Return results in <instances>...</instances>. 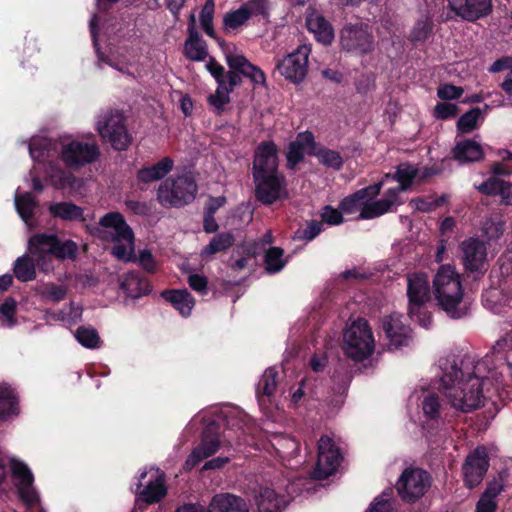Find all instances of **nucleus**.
<instances>
[{
  "label": "nucleus",
  "mask_w": 512,
  "mask_h": 512,
  "mask_svg": "<svg viewBox=\"0 0 512 512\" xmlns=\"http://www.w3.org/2000/svg\"><path fill=\"white\" fill-rule=\"evenodd\" d=\"M441 388L451 406L467 413L482 405L484 377L470 357H464L460 365L454 357L440 360Z\"/></svg>",
  "instance_id": "obj_1"
},
{
  "label": "nucleus",
  "mask_w": 512,
  "mask_h": 512,
  "mask_svg": "<svg viewBox=\"0 0 512 512\" xmlns=\"http://www.w3.org/2000/svg\"><path fill=\"white\" fill-rule=\"evenodd\" d=\"M225 59L229 67L226 73L227 82L217 83L215 93L207 98V103L214 108L216 115H221L225 111V106L231 101L230 93L242 84V77L248 78L253 84L266 86V75L263 70L244 55L228 53Z\"/></svg>",
  "instance_id": "obj_2"
},
{
  "label": "nucleus",
  "mask_w": 512,
  "mask_h": 512,
  "mask_svg": "<svg viewBox=\"0 0 512 512\" xmlns=\"http://www.w3.org/2000/svg\"><path fill=\"white\" fill-rule=\"evenodd\" d=\"M433 293L437 306L452 319H461L468 314V303L459 274L454 267L442 265L433 279Z\"/></svg>",
  "instance_id": "obj_3"
},
{
  "label": "nucleus",
  "mask_w": 512,
  "mask_h": 512,
  "mask_svg": "<svg viewBox=\"0 0 512 512\" xmlns=\"http://www.w3.org/2000/svg\"><path fill=\"white\" fill-rule=\"evenodd\" d=\"M198 185L189 174L167 177L157 188L156 199L164 208H181L192 203L197 195Z\"/></svg>",
  "instance_id": "obj_4"
},
{
  "label": "nucleus",
  "mask_w": 512,
  "mask_h": 512,
  "mask_svg": "<svg viewBox=\"0 0 512 512\" xmlns=\"http://www.w3.org/2000/svg\"><path fill=\"white\" fill-rule=\"evenodd\" d=\"M343 341L346 356L356 362L364 361L374 352L373 333L368 321L364 318H358L345 329Z\"/></svg>",
  "instance_id": "obj_5"
},
{
  "label": "nucleus",
  "mask_w": 512,
  "mask_h": 512,
  "mask_svg": "<svg viewBox=\"0 0 512 512\" xmlns=\"http://www.w3.org/2000/svg\"><path fill=\"white\" fill-rule=\"evenodd\" d=\"M99 225L104 228L113 229L111 234L112 241L115 244L112 248V255L118 260L125 262L136 261L134 253V233L127 224L124 216L119 212H108L100 218Z\"/></svg>",
  "instance_id": "obj_6"
},
{
  "label": "nucleus",
  "mask_w": 512,
  "mask_h": 512,
  "mask_svg": "<svg viewBox=\"0 0 512 512\" xmlns=\"http://www.w3.org/2000/svg\"><path fill=\"white\" fill-rule=\"evenodd\" d=\"M408 316L424 328L431 324L432 317L426 304L430 300V284L424 273H415L408 277Z\"/></svg>",
  "instance_id": "obj_7"
},
{
  "label": "nucleus",
  "mask_w": 512,
  "mask_h": 512,
  "mask_svg": "<svg viewBox=\"0 0 512 512\" xmlns=\"http://www.w3.org/2000/svg\"><path fill=\"white\" fill-rule=\"evenodd\" d=\"M96 131L116 151H125L132 143L133 138L128 132L126 118L120 110L111 109L101 114Z\"/></svg>",
  "instance_id": "obj_8"
},
{
  "label": "nucleus",
  "mask_w": 512,
  "mask_h": 512,
  "mask_svg": "<svg viewBox=\"0 0 512 512\" xmlns=\"http://www.w3.org/2000/svg\"><path fill=\"white\" fill-rule=\"evenodd\" d=\"M430 486L431 476L427 471L408 467L403 470L395 488L404 502L414 503L425 495Z\"/></svg>",
  "instance_id": "obj_9"
},
{
  "label": "nucleus",
  "mask_w": 512,
  "mask_h": 512,
  "mask_svg": "<svg viewBox=\"0 0 512 512\" xmlns=\"http://www.w3.org/2000/svg\"><path fill=\"white\" fill-rule=\"evenodd\" d=\"M340 45L344 51L356 56H364L374 50L375 41L368 25L347 24L340 32Z\"/></svg>",
  "instance_id": "obj_10"
},
{
  "label": "nucleus",
  "mask_w": 512,
  "mask_h": 512,
  "mask_svg": "<svg viewBox=\"0 0 512 512\" xmlns=\"http://www.w3.org/2000/svg\"><path fill=\"white\" fill-rule=\"evenodd\" d=\"M175 512H249L245 499L231 493H220L212 497L209 507L196 502L178 506Z\"/></svg>",
  "instance_id": "obj_11"
},
{
  "label": "nucleus",
  "mask_w": 512,
  "mask_h": 512,
  "mask_svg": "<svg viewBox=\"0 0 512 512\" xmlns=\"http://www.w3.org/2000/svg\"><path fill=\"white\" fill-rule=\"evenodd\" d=\"M60 156L66 167L76 170L96 161L100 156V149L95 141L72 140L62 145Z\"/></svg>",
  "instance_id": "obj_12"
},
{
  "label": "nucleus",
  "mask_w": 512,
  "mask_h": 512,
  "mask_svg": "<svg viewBox=\"0 0 512 512\" xmlns=\"http://www.w3.org/2000/svg\"><path fill=\"white\" fill-rule=\"evenodd\" d=\"M343 457L333 439L327 435L321 436L318 441V457L312 477L316 480H325L340 466Z\"/></svg>",
  "instance_id": "obj_13"
},
{
  "label": "nucleus",
  "mask_w": 512,
  "mask_h": 512,
  "mask_svg": "<svg viewBox=\"0 0 512 512\" xmlns=\"http://www.w3.org/2000/svg\"><path fill=\"white\" fill-rule=\"evenodd\" d=\"M9 469L16 487L19 498L28 507H33L40 501L37 491L33 487L34 476L30 468L23 461L12 457L9 458Z\"/></svg>",
  "instance_id": "obj_14"
},
{
  "label": "nucleus",
  "mask_w": 512,
  "mask_h": 512,
  "mask_svg": "<svg viewBox=\"0 0 512 512\" xmlns=\"http://www.w3.org/2000/svg\"><path fill=\"white\" fill-rule=\"evenodd\" d=\"M310 49L306 45L299 46L295 51L286 55L276 64V69L286 80L301 83L308 72V57Z\"/></svg>",
  "instance_id": "obj_15"
},
{
  "label": "nucleus",
  "mask_w": 512,
  "mask_h": 512,
  "mask_svg": "<svg viewBox=\"0 0 512 512\" xmlns=\"http://www.w3.org/2000/svg\"><path fill=\"white\" fill-rule=\"evenodd\" d=\"M490 459L486 447L478 446L470 452L462 466L464 484L468 489H474L484 479Z\"/></svg>",
  "instance_id": "obj_16"
},
{
  "label": "nucleus",
  "mask_w": 512,
  "mask_h": 512,
  "mask_svg": "<svg viewBox=\"0 0 512 512\" xmlns=\"http://www.w3.org/2000/svg\"><path fill=\"white\" fill-rule=\"evenodd\" d=\"M255 183V197L264 205H272L286 194V181L283 175L278 172L255 174L253 175Z\"/></svg>",
  "instance_id": "obj_17"
},
{
  "label": "nucleus",
  "mask_w": 512,
  "mask_h": 512,
  "mask_svg": "<svg viewBox=\"0 0 512 512\" xmlns=\"http://www.w3.org/2000/svg\"><path fill=\"white\" fill-rule=\"evenodd\" d=\"M403 319V315L398 313H392L382 319L381 327L389 341V350H396L409 345L412 338V329L404 323Z\"/></svg>",
  "instance_id": "obj_18"
},
{
  "label": "nucleus",
  "mask_w": 512,
  "mask_h": 512,
  "mask_svg": "<svg viewBox=\"0 0 512 512\" xmlns=\"http://www.w3.org/2000/svg\"><path fill=\"white\" fill-rule=\"evenodd\" d=\"M460 250L465 270L483 274L487 257L485 242L479 238L470 237L460 244Z\"/></svg>",
  "instance_id": "obj_19"
},
{
  "label": "nucleus",
  "mask_w": 512,
  "mask_h": 512,
  "mask_svg": "<svg viewBox=\"0 0 512 512\" xmlns=\"http://www.w3.org/2000/svg\"><path fill=\"white\" fill-rule=\"evenodd\" d=\"M449 8L468 22H475L492 12V0H447Z\"/></svg>",
  "instance_id": "obj_20"
},
{
  "label": "nucleus",
  "mask_w": 512,
  "mask_h": 512,
  "mask_svg": "<svg viewBox=\"0 0 512 512\" xmlns=\"http://www.w3.org/2000/svg\"><path fill=\"white\" fill-rule=\"evenodd\" d=\"M173 168L174 160L171 157H163L152 165L141 167L135 175L138 189L146 191L151 183L165 180Z\"/></svg>",
  "instance_id": "obj_21"
},
{
  "label": "nucleus",
  "mask_w": 512,
  "mask_h": 512,
  "mask_svg": "<svg viewBox=\"0 0 512 512\" xmlns=\"http://www.w3.org/2000/svg\"><path fill=\"white\" fill-rule=\"evenodd\" d=\"M317 148L315 136L311 131L299 132L295 140L291 141L286 151V167L289 170H295L303 162L305 153L310 155L311 151Z\"/></svg>",
  "instance_id": "obj_22"
},
{
  "label": "nucleus",
  "mask_w": 512,
  "mask_h": 512,
  "mask_svg": "<svg viewBox=\"0 0 512 512\" xmlns=\"http://www.w3.org/2000/svg\"><path fill=\"white\" fill-rule=\"evenodd\" d=\"M217 425L212 422L204 430L200 444L193 449L186 460V465L195 467L204 459L215 454L220 447Z\"/></svg>",
  "instance_id": "obj_23"
},
{
  "label": "nucleus",
  "mask_w": 512,
  "mask_h": 512,
  "mask_svg": "<svg viewBox=\"0 0 512 512\" xmlns=\"http://www.w3.org/2000/svg\"><path fill=\"white\" fill-rule=\"evenodd\" d=\"M278 172V147L273 141H262L255 149L252 174Z\"/></svg>",
  "instance_id": "obj_24"
},
{
  "label": "nucleus",
  "mask_w": 512,
  "mask_h": 512,
  "mask_svg": "<svg viewBox=\"0 0 512 512\" xmlns=\"http://www.w3.org/2000/svg\"><path fill=\"white\" fill-rule=\"evenodd\" d=\"M56 234L36 233L29 238L28 250L38 266L43 267L51 256L57 240Z\"/></svg>",
  "instance_id": "obj_25"
},
{
  "label": "nucleus",
  "mask_w": 512,
  "mask_h": 512,
  "mask_svg": "<svg viewBox=\"0 0 512 512\" xmlns=\"http://www.w3.org/2000/svg\"><path fill=\"white\" fill-rule=\"evenodd\" d=\"M195 15L191 14L188 23V37L184 44V55L192 61H203L207 57V48L196 29Z\"/></svg>",
  "instance_id": "obj_26"
},
{
  "label": "nucleus",
  "mask_w": 512,
  "mask_h": 512,
  "mask_svg": "<svg viewBox=\"0 0 512 512\" xmlns=\"http://www.w3.org/2000/svg\"><path fill=\"white\" fill-rule=\"evenodd\" d=\"M255 501L259 512H280L288 504V499L284 494L264 486L259 487Z\"/></svg>",
  "instance_id": "obj_27"
},
{
  "label": "nucleus",
  "mask_w": 512,
  "mask_h": 512,
  "mask_svg": "<svg viewBox=\"0 0 512 512\" xmlns=\"http://www.w3.org/2000/svg\"><path fill=\"white\" fill-rule=\"evenodd\" d=\"M478 191L487 196H500V204L512 206V183L499 179L497 177H489L478 187Z\"/></svg>",
  "instance_id": "obj_28"
},
{
  "label": "nucleus",
  "mask_w": 512,
  "mask_h": 512,
  "mask_svg": "<svg viewBox=\"0 0 512 512\" xmlns=\"http://www.w3.org/2000/svg\"><path fill=\"white\" fill-rule=\"evenodd\" d=\"M306 26L309 32L314 34L315 39L329 45L334 39V29L331 23L321 14L314 12L306 17Z\"/></svg>",
  "instance_id": "obj_29"
},
{
  "label": "nucleus",
  "mask_w": 512,
  "mask_h": 512,
  "mask_svg": "<svg viewBox=\"0 0 512 512\" xmlns=\"http://www.w3.org/2000/svg\"><path fill=\"white\" fill-rule=\"evenodd\" d=\"M161 296L183 317H188L195 306V299L187 289L164 290Z\"/></svg>",
  "instance_id": "obj_30"
},
{
  "label": "nucleus",
  "mask_w": 512,
  "mask_h": 512,
  "mask_svg": "<svg viewBox=\"0 0 512 512\" xmlns=\"http://www.w3.org/2000/svg\"><path fill=\"white\" fill-rule=\"evenodd\" d=\"M121 289L127 297L137 299L151 291L149 281L137 271L128 272L121 282Z\"/></svg>",
  "instance_id": "obj_31"
},
{
  "label": "nucleus",
  "mask_w": 512,
  "mask_h": 512,
  "mask_svg": "<svg viewBox=\"0 0 512 512\" xmlns=\"http://www.w3.org/2000/svg\"><path fill=\"white\" fill-rule=\"evenodd\" d=\"M452 155L460 163H471L481 161L484 158V151L479 143L466 139L457 142L452 149Z\"/></svg>",
  "instance_id": "obj_32"
},
{
  "label": "nucleus",
  "mask_w": 512,
  "mask_h": 512,
  "mask_svg": "<svg viewBox=\"0 0 512 512\" xmlns=\"http://www.w3.org/2000/svg\"><path fill=\"white\" fill-rule=\"evenodd\" d=\"M20 413L19 398L13 388L0 385V421H6Z\"/></svg>",
  "instance_id": "obj_33"
},
{
  "label": "nucleus",
  "mask_w": 512,
  "mask_h": 512,
  "mask_svg": "<svg viewBox=\"0 0 512 512\" xmlns=\"http://www.w3.org/2000/svg\"><path fill=\"white\" fill-rule=\"evenodd\" d=\"M49 213L54 218H59L64 221H79L84 222V210L73 202H58L49 206Z\"/></svg>",
  "instance_id": "obj_34"
},
{
  "label": "nucleus",
  "mask_w": 512,
  "mask_h": 512,
  "mask_svg": "<svg viewBox=\"0 0 512 512\" xmlns=\"http://www.w3.org/2000/svg\"><path fill=\"white\" fill-rule=\"evenodd\" d=\"M290 256L284 258V249L280 247H269L264 253V268L268 274H276L284 269Z\"/></svg>",
  "instance_id": "obj_35"
},
{
  "label": "nucleus",
  "mask_w": 512,
  "mask_h": 512,
  "mask_svg": "<svg viewBox=\"0 0 512 512\" xmlns=\"http://www.w3.org/2000/svg\"><path fill=\"white\" fill-rule=\"evenodd\" d=\"M234 242L235 238L232 233H218L210 240L209 244L202 249L201 256L209 257L220 252H225L234 245Z\"/></svg>",
  "instance_id": "obj_36"
},
{
  "label": "nucleus",
  "mask_w": 512,
  "mask_h": 512,
  "mask_svg": "<svg viewBox=\"0 0 512 512\" xmlns=\"http://www.w3.org/2000/svg\"><path fill=\"white\" fill-rule=\"evenodd\" d=\"M167 494V488L161 477L150 480L140 492V499L146 504H153L161 501Z\"/></svg>",
  "instance_id": "obj_37"
},
{
  "label": "nucleus",
  "mask_w": 512,
  "mask_h": 512,
  "mask_svg": "<svg viewBox=\"0 0 512 512\" xmlns=\"http://www.w3.org/2000/svg\"><path fill=\"white\" fill-rule=\"evenodd\" d=\"M13 271L15 277L21 282H29L36 278L34 260L27 255L16 259Z\"/></svg>",
  "instance_id": "obj_38"
},
{
  "label": "nucleus",
  "mask_w": 512,
  "mask_h": 512,
  "mask_svg": "<svg viewBox=\"0 0 512 512\" xmlns=\"http://www.w3.org/2000/svg\"><path fill=\"white\" fill-rule=\"evenodd\" d=\"M310 156H315L319 162L327 167L339 171L343 167V158L338 151L329 148H315L310 152Z\"/></svg>",
  "instance_id": "obj_39"
},
{
  "label": "nucleus",
  "mask_w": 512,
  "mask_h": 512,
  "mask_svg": "<svg viewBox=\"0 0 512 512\" xmlns=\"http://www.w3.org/2000/svg\"><path fill=\"white\" fill-rule=\"evenodd\" d=\"M78 250V244L75 241L71 239L61 241L60 238L57 237L51 256L60 261L67 259L75 261L78 257Z\"/></svg>",
  "instance_id": "obj_40"
},
{
  "label": "nucleus",
  "mask_w": 512,
  "mask_h": 512,
  "mask_svg": "<svg viewBox=\"0 0 512 512\" xmlns=\"http://www.w3.org/2000/svg\"><path fill=\"white\" fill-rule=\"evenodd\" d=\"M278 371L274 367H269L265 370L256 388V395L260 398L262 396H272L277 388Z\"/></svg>",
  "instance_id": "obj_41"
},
{
  "label": "nucleus",
  "mask_w": 512,
  "mask_h": 512,
  "mask_svg": "<svg viewBox=\"0 0 512 512\" xmlns=\"http://www.w3.org/2000/svg\"><path fill=\"white\" fill-rule=\"evenodd\" d=\"M418 170L409 164H400L394 174H386L385 178H392L400 185V189L407 190L413 183Z\"/></svg>",
  "instance_id": "obj_42"
},
{
  "label": "nucleus",
  "mask_w": 512,
  "mask_h": 512,
  "mask_svg": "<svg viewBox=\"0 0 512 512\" xmlns=\"http://www.w3.org/2000/svg\"><path fill=\"white\" fill-rule=\"evenodd\" d=\"M16 210L20 217L28 222L34 216V209L37 207V201L31 193L25 192L15 197Z\"/></svg>",
  "instance_id": "obj_43"
},
{
  "label": "nucleus",
  "mask_w": 512,
  "mask_h": 512,
  "mask_svg": "<svg viewBox=\"0 0 512 512\" xmlns=\"http://www.w3.org/2000/svg\"><path fill=\"white\" fill-rule=\"evenodd\" d=\"M324 230V225L319 220L306 221L305 227L298 228L293 235V240L311 242Z\"/></svg>",
  "instance_id": "obj_44"
},
{
  "label": "nucleus",
  "mask_w": 512,
  "mask_h": 512,
  "mask_svg": "<svg viewBox=\"0 0 512 512\" xmlns=\"http://www.w3.org/2000/svg\"><path fill=\"white\" fill-rule=\"evenodd\" d=\"M391 208V201L378 200L374 202H366L361 208L358 219H374L387 213Z\"/></svg>",
  "instance_id": "obj_45"
},
{
  "label": "nucleus",
  "mask_w": 512,
  "mask_h": 512,
  "mask_svg": "<svg viewBox=\"0 0 512 512\" xmlns=\"http://www.w3.org/2000/svg\"><path fill=\"white\" fill-rule=\"evenodd\" d=\"M482 116V110L479 107H473L462 114L456 123L457 131L460 133H470L477 127L478 119Z\"/></svg>",
  "instance_id": "obj_46"
},
{
  "label": "nucleus",
  "mask_w": 512,
  "mask_h": 512,
  "mask_svg": "<svg viewBox=\"0 0 512 512\" xmlns=\"http://www.w3.org/2000/svg\"><path fill=\"white\" fill-rule=\"evenodd\" d=\"M441 400L437 394L430 393L422 400V411L426 419L438 422L441 418Z\"/></svg>",
  "instance_id": "obj_47"
},
{
  "label": "nucleus",
  "mask_w": 512,
  "mask_h": 512,
  "mask_svg": "<svg viewBox=\"0 0 512 512\" xmlns=\"http://www.w3.org/2000/svg\"><path fill=\"white\" fill-rule=\"evenodd\" d=\"M249 20V12L242 5L223 17V26L225 30H236L243 26Z\"/></svg>",
  "instance_id": "obj_48"
},
{
  "label": "nucleus",
  "mask_w": 512,
  "mask_h": 512,
  "mask_svg": "<svg viewBox=\"0 0 512 512\" xmlns=\"http://www.w3.org/2000/svg\"><path fill=\"white\" fill-rule=\"evenodd\" d=\"M75 338L83 347L88 349L98 348L101 342L98 332L93 327H78Z\"/></svg>",
  "instance_id": "obj_49"
},
{
  "label": "nucleus",
  "mask_w": 512,
  "mask_h": 512,
  "mask_svg": "<svg viewBox=\"0 0 512 512\" xmlns=\"http://www.w3.org/2000/svg\"><path fill=\"white\" fill-rule=\"evenodd\" d=\"M215 11L214 0H206L200 12V23L204 32L211 38L217 39L213 26Z\"/></svg>",
  "instance_id": "obj_50"
},
{
  "label": "nucleus",
  "mask_w": 512,
  "mask_h": 512,
  "mask_svg": "<svg viewBox=\"0 0 512 512\" xmlns=\"http://www.w3.org/2000/svg\"><path fill=\"white\" fill-rule=\"evenodd\" d=\"M433 31V23L428 20H418L410 33V41L414 44L424 43Z\"/></svg>",
  "instance_id": "obj_51"
},
{
  "label": "nucleus",
  "mask_w": 512,
  "mask_h": 512,
  "mask_svg": "<svg viewBox=\"0 0 512 512\" xmlns=\"http://www.w3.org/2000/svg\"><path fill=\"white\" fill-rule=\"evenodd\" d=\"M242 6L246 7V10L249 12V19L252 17H261L264 20L269 19V0H247Z\"/></svg>",
  "instance_id": "obj_52"
},
{
  "label": "nucleus",
  "mask_w": 512,
  "mask_h": 512,
  "mask_svg": "<svg viewBox=\"0 0 512 512\" xmlns=\"http://www.w3.org/2000/svg\"><path fill=\"white\" fill-rule=\"evenodd\" d=\"M50 142L47 139H33L29 144V153L33 160L45 162L49 155Z\"/></svg>",
  "instance_id": "obj_53"
},
{
  "label": "nucleus",
  "mask_w": 512,
  "mask_h": 512,
  "mask_svg": "<svg viewBox=\"0 0 512 512\" xmlns=\"http://www.w3.org/2000/svg\"><path fill=\"white\" fill-rule=\"evenodd\" d=\"M343 212L331 205H325L320 211L321 222L330 226H338L344 222Z\"/></svg>",
  "instance_id": "obj_54"
},
{
  "label": "nucleus",
  "mask_w": 512,
  "mask_h": 512,
  "mask_svg": "<svg viewBox=\"0 0 512 512\" xmlns=\"http://www.w3.org/2000/svg\"><path fill=\"white\" fill-rule=\"evenodd\" d=\"M364 199L361 198L358 192H354L353 194L343 198L339 203V209L344 214H353L358 210L361 211V208L364 205Z\"/></svg>",
  "instance_id": "obj_55"
},
{
  "label": "nucleus",
  "mask_w": 512,
  "mask_h": 512,
  "mask_svg": "<svg viewBox=\"0 0 512 512\" xmlns=\"http://www.w3.org/2000/svg\"><path fill=\"white\" fill-rule=\"evenodd\" d=\"M98 17L96 14L93 15L92 19L90 20V33L93 45L96 50L97 58L100 62L106 63L109 66H114V61L111 60L108 56L104 54V52L101 51L99 44H98Z\"/></svg>",
  "instance_id": "obj_56"
},
{
  "label": "nucleus",
  "mask_w": 512,
  "mask_h": 512,
  "mask_svg": "<svg viewBox=\"0 0 512 512\" xmlns=\"http://www.w3.org/2000/svg\"><path fill=\"white\" fill-rule=\"evenodd\" d=\"M459 108L456 104L439 102L434 108V116L437 119L447 120L457 116Z\"/></svg>",
  "instance_id": "obj_57"
},
{
  "label": "nucleus",
  "mask_w": 512,
  "mask_h": 512,
  "mask_svg": "<svg viewBox=\"0 0 512 512\" xmlns=\"http://www.w3.org/2000/svg\"><path fill=\"white\" fill-rule=\"evenodd\" d=\"M146 272L155 273L157 269L156 261L148 249H143L139 251L138 256H136V261Z\"/></svg>",
  "instance_id": "obj_58"
},
{
  "label": "nucleus",
  "mask_w": 512,
  "mask_h": 512,
  "mask_svg": "<svg viewBox=\"0 0 512 512\" xmlns=\"http://www.w3.org/2000/svg\"><path fill=\"white\" fill-rule=\"evenodd\" d=\"M463 88L453 84L441 85L437 90V96L441 100H457L463 94Z\"/></svg>",
  "instance_id": "obj_59"
},
{
  "label": "nucleus",
  "mask_w": 512,
  "mask_h": 512,
  "mask_svg": "<svg viewBox=\"0 0 512 512\" xmlns=\"http://www.w3.org/2000/svg\"><path fill=\"white\" fill-rule=\"evenodd\" d=\"M188 284L192 290L201 295H206L208 293V280L204 275L197 273L191 274L188 277Z\"/></svg>",
  "instance_id": "obj_60"
},
{
  "label": "nucleus",
  "mask_w": 512,
  "mask_h": 512,
  "mask_svg": "<svg viewBox=\"0 0 512 512\" xmlns=\"http://www.w3.org/2000/svg\"><path fill=\"white\" fill-rule=\"evenodd\" d=\"M17 303L13 297H7L0 305V314L4 316L11 325L15 324L14 318L16 314Z\"/></svg>",
  "instance_id": "obj_61"
},
{
  "label": "nucleus",
  "mask_w": 512,
  "mask_h": 512,
  "mask_svg": "<svg viewBox=\"0 0 512 512\" xmlns=\"http://www.w3.org/2000/svg\"><path fill=\"white\" fill-rule=\"evenodd\" d=\"M206 68L217 83L227 82V72L225 71L224 67L221 64H219L214 58H210V60L206 64Z\"/></svg>",
  "instance_id": "obj_62"
},
{
  "label": "nucleus",
  "mask_w": 512,
  "mask_h": 512,
  "mask_svg": "<svg viewBox=\"0 0 512 512\" xmlns=\"http://www.w3.org/2000/svg\"><path fill=\"white\" fill-rule=\"evenodd\" d=\"M502 491H503V484H502L501 480L493 479L492 481L488 482L485 491L481 495V498L495 501V498Z\"/></svg>",
  "instance_id": "obj_63"
},
{
  "label": "nucleus",
  "mask_w": 512,
  "mask_h": 512,
  "mask_svg": "<svg viewBox=\"0 0 512 512\" xmlns=\"http://www.w3.org/2000/svg\"><path fill=\"white\" fill-rule=\"evenodd\" d=\"M495 354H502L512 350V330L500 338L493 346Z\"/></svg>",
  "instance_id": "obj_64"
}]
</instances>
